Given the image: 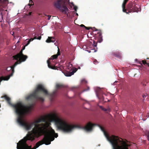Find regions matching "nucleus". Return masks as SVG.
Segmentation results:
<instances>
[{
    "label": "nucleus",
    "mask_w": 149,
    "mask_h": 149,
    "mask_svg": "<svg viewBox=\"0 0 149 149\" xmlns=\"http://www.w3.org/2000/svg\"><path fill=\"white\" fill-rule=\"evenodd\" d=\"M77 69L76 68H74L72 71L71 72L72 74L73 75L74 73L77 71Z\"/></svg>",
    "instance_id": "nucleus-21"
},
{
    "label": "nucleus",
    "mask_w": 149,
    "mask_h": 149,
    "mask_svg": "<svg viewBox=\"0 0 149 149\" xmlns=\"http://www.w3.org/2000/svg\"><path fill=\"white\" fill-rule=\"evenodd\" d=\"M23 50H21L16 55L13 56L14 59L17 60V61H18L19 64L20 63L24 61L27 58V56L24 55L22 53Z\"/></svg>",
    "instance_id": "nucleus-8"
},
{
    "label": "nucleus",
    "mask_w": 149,
    "mask_h": 149,
    "mask_svg": "<svg viewBox=\"0 0 149 149\" xmlns=\"http://www.w3.org/2000/svg\"><path fill=\"white\" fill-rule=\"evenodd\" d=\"M45 15V16H47V15Z\"/></svg>",
    "instance_id": "nucleus-39"
},
{
    "label": "nucleus",
    "mask_w": 149,
    "mask_h": 149,
    "mask_svg": "<svg viewBox=\"0 0 149 149\" xmlns=\"http://www.w3.org/2000/svg\"><path fill=\"white\" fill-rule=\"evenodd\" d=\"M41 36H38V37L36 36H35L33 38H31L28 41L26 45V46H27L28 45H29L30 43V42L33 40L34 39H38L40 40L41 39Z\"/></svg>",
    "instance_id": "nucleus-13"
},
{
    "label": "nucleus",
    "mask_w": 149,
    "mask_h": 149,
    "mask_svg": "<svg viewBox=\"0 0 149 149\" xmlns=\"http://www.w3.org/2000/svg\"><path fill=\"white\" fill-rule=\"evenodd\" d=\"M127 2H125V1H124L123 2L122 4L123 11V12L126 13V14H128V13L127 11V9H125V5Z\"/></svg>",
    "instance_id": "nucleus-16"
},
{
    "label": "nucleus",
    "mask_w": 149,
    "mask_h": 149,
    "mask_svg": "<svg viewBox=\"0 0 149 149\" xmlns=\"http://www.w3.org/2000/svg\"><path fill=\"white\" fill-rule=\"evenodd\" d=\"M95 125V124L89 122L83 128L87 131H90L92 130L93 127Z\"/></svg>",
    "instance_id": "nucleus-12"
},
{
    "label": "nucleus",
    "mask_w": 149,
    "mask_h": 149,
    "mask_svg": "<svg viewBox=\"0 0 149 149\" xmlns=\"http://www.w3.org/2000/svg\"><path fill=\"white\" fill-rule=\"evenodd\" d=\"M29 2H30V3H31V6L33 5V3L32 1V0H30Z\"/></svg>",
    "instance_id": "nucleus-24"
},
{
    "label": "nucleus",
    "mask_w": 149,
    "mask_h": 149,
    "mask_svg": "<svg viewBox=\"0 0 149 149\" xmlns=\"http://www.w3.org/2000/svg\"><path fill=\"white\" fill-rule=\"evenodd\" d=\"M69 65L70 67H72V64H69Z\"/></svg>",
    "instance_id": "nucleus-32"
},
{
    "label": "nucleus",
    "mask_w": 149,
    "mask_h": 149,
    "mask_svg": "<svg viewBox=\"0 0 149 149\" xmlns=\"http://www.w3.org/2000/svg\"><path fill=\"white\" fill-rule=\"evenodd\" d=\"M113 54L115 56L119 59H120L122 57L121 54L118 51L114 52Z\"/></svg>",
    "instance_id": "nucleus-15"
},
{
    "label": "nucleus",
    "mask_w": 149,
    "mask_h": 149,
    "mask_svg": "<svg viewBox=\"0 0 149 149\" xmlns=\"http://www.w3.org/2000/svg\"><path fill=\"white\" fill-rule=\"evenodd\" d=\"M148 140L149 141V131L148 132V134L147 135Z\"/></svg>",
    "instance_id": "nucleus-26"
},
{
    "label": "nucleus",
    "mask_w": 149,
    "mask_h": 149,
    "mask_svg": "<svg viewBox=\"0 0 149 149\" xmlns=\"http://www.w3.org/2000/svg\"><path fill=\"white\" fill-rule=\"evenodd\" d=\"M65 75L67 77H69L71 76L72 75V73H71V72H65L64 73Z\"/></svg>",
    "instance_id": "nucleus-19"
},
{
    "label": "nucleus",
    "mask_w": 149,
    "mask_h": 149,
    "mask_svg": "<svg viewBox=\"0 0 149 149\" xmlns=\"http://www.w3.org/2000/svg\"><path fill=\"white\" fill-rule=\"evenodd\" d=\"M25 46H26V45H25V46H24L23 47V48H22V50H23L24 49H25Z\"/></svg>",
    "instance_id": "nucleus-31"
},
{
    "label": "nucleus",
    "mask_w": 149,
    "mask_h": 149,
    "mask_svg": "<svg viewBox=\"0 0 149 149\" xmlns=\"http://www.w3.org/2000/svg\"><path fill=\"white\" fill-rule=\"evenodd\" d=\"M80 26H81V27H84V28L85 27V26L83 24L81 25Z\"/></svg>",
    "instance_id": "nucleus-29"
},
{
    "label": "nucleus",
    "mask_w": 149,
    "mask_h": 149,
    "mask_svg": "<svg viewBox=\"0 0 149 149\" xmlns=\"http://www.w3.org/2000/svg\"><path fill=\"white\" fill-rule=\"evenodd\" d=\"M85 28L87 30H89V29H90L91 28L90 27H87L86 26H85Z\"/></svg>",
    "instance_id": "nucleus-25"
},
{
    "label": "nucleus",
    "mask_w": 149,
    "mask_h": 149,
    "mask_svg": "<svg viewBox=\"0 0 149 149\" xmlns=\"http://www.w3.org/2000/svg\"><path fill=\"white\" fill-rule=\"evenodd\" d=\"M47 16L48 17V19L49 20L50 19V18H51V15H48Z\"/></svg>",
    "instance_id": "nucleus-27"
},
{
    "label": "nucleus",
    "mask_w": 149,
    "mask_h": 149,
    "mask_svg": "<svg viewBox=\"0 0 149 149\" xmlns=\"http://www.w3.org/2000/svg\"><path fill=\"white\" fill-rule=\"evenodd\" d=\"M129 0H124V1H125V2H127Z\"/></svg>",
    "instance_id": "nucleus-33"
},
{
    "label": "nucleus",
    "mask_w": 149,
    "mask_h": 149,
    "mask_svg": "<svg viewBox=\"0 0 149 149\" xmlns=\"http://www.w3.org/2000/svg\"><path fill=\"white\" fill-rule=\"evenodd\" d=\"M2 0H0V1H1Z\"/></svg>",
    "instance_id": "nucleus-38"
},
{
    "label": "nucleus",
    "mask_w": 149,
    "mask_h": 149,
    "mask_svg": "<svg viewBox=\"0 0 149 149\" xmlns=\"http://www.w3.org/2000/svg\"><path fill=\"white\" fill-rule=\"evenodd\" d=\"M74 10L76 11H77V7L76 6H74Z\"/></svg>",
    "instance_id": "nucleus-23"
},
{
    "label": "nucleus",
    "mask_w": 149,
    "mask_h": 149,
    "mask_svg": "<svg viewBox=\"0 0 149 149\" xmlns=\"http://www.w3.org/2000/svg\"><path fill=\"white\" fill-rule=\"evenodd\" d=\"M32 106H27L23 110V113L17 117V121L21 126L26 130L31 129L34 125L35 127L29 132H31L30 135L33 134L34 136H38L46 133L56 134L51 126V122H54L57 128L64 132L68 133L72 131L76 127V125H71L63 119L58 117L56 114H48L42 117L34 122L30 123L24 118V116L30 110Z\"/></svg>",
    "instance_id": "nucleus-1"
},
{
    "label": "nucleus",
    "mask_w": 149,
    "mask_h": 149,
    "mask_svg": "<svg viewBox=\"0 0 149 149\" xmlns=\"http://www.w3.org/2000/svg\"><path fill=\"white\" fill-rule=\"evenodd\" d=\"M65 87V86L63 84H56V88H62Z\"/></svg>",
    "instance_id": "nucleus-17"
},
{
    "label": "nucleus",
    "mask_w": 149,
    "mask_h": 149,
    "mask_svg": "<svg viewBox=\"0 0 149 149\" xmlns=\"http://www.w3.org/2000/svg\"><path fill=\"white\" fill-rule=\"evenodd\" d=\"M65 3V1L64 0H58L54 2V6L61 12L68 15V12L69 10L66 7Z\"/></svg>",
    "instance_id": "nucleus-6"
},
{
    "label": "nucleus",
    "mask_w": 149,
    "mask_h": 149,
    "mask_svg": "<svg viewBox=\"0 0 149 149\" xmlns=\"http://www.w3.org/2000/svg\"><path fill=\"white\" fill-rule=\"evenodd\" d=\"M76 15H78V14L77 13H76Z\"/></svg>",
    "instance_id": "nucleus-35"
},
{
    "label": "nucleus",
    "mask_w": 149,
    "mask_h": 149,
    "mask_svg": "<svg viewBox=\"0 0 149 149\" xmlns=\"http://www.w3.org/2000/svg\"><path fill=\"white\" fill-rule=\"evenodd\" d=\"M146 97V96L145 95H144L143 96V97Z\"/></svg>",
    "instance_id": "nucleus-34"
},
{
    "label": "nucleus",
    "mask_w": 149,
    "mask_h": 149,
    "mask_svg": "<svg viewBox=\"0 0 149 149\" xmlns=\"http://www.w3.org/2000/svg\"><path fill=\"white\" fill-rule=\"evenodd\" d=\"M1 97L4 98L7 103L14 108L15 113L18 116L17 117H19L21 114L24 112L23 110L26 105L22 102H19L15 104H13L11 103L10 98L7 95H5L2 96Z\"/></svg>",
    "instance_id": "nucleus-5"
},
{
    "label": "nucleus",
    "mask_w": 149,
    "mask_h": 149,
    "mask_svg": "<svg viewBox=\"0 0 149 149\" xmlns=\"http://www.w3.org/2000/svg\"><path fill=\"white\" fill-rule=\"evenodd\" d=\"M146 59H149V58H146Z\"/></svg>",
    "instance_id": "nucleus-36"
},
{
    "label": "nucleus",
    "mask_w": 149,
    "mask_h": 149,
    "mask_svg": "<svg viewBox=\"0 0 149 149\" xmlns=\"http://www.w3.org/2000/svg\"><path fill=\"white\" fill-rule=\"evenodd\" d=\"M31 133V132H28L26 136L17 143V149H36L40 145L43 144L46 145L50 144L51 141L54 140V138H56L58 136L57 134H52L48 133L45 134L43 139L37 142L35 146L33 148H32L31 146H29L27 144V141L29 140L32 141L35 139L36 137H38L40 136H34L33 134L30 135Z\"/></svg>",
    "instance_id": "nucleus-2"
},
{
    "label": "nucleus",
    "mask_w": 149,
    "mask_h": 149,
    "mask_svg": "<svg viewBox=\"0 0 149 149\" xmlns=\"http://www.w3.org/2000/svg\"><path fill=\"white\" fill-rule=\"evenodd\" d=\"M129 13L137 12L139 11V9L137 6L136 5L134 2H130L128 4L127 7V10Z\"/></svg>",
    "instance_id": "nucleus-9"
},
{
    "label": "nucleus",
    "mask_w": 149,
    "mask_h": 149,
    "mask_svg": "<svg viewBox=\"0 0 149 149\" xmlns=\"http://www.w3.org/2000/svg\"><path fill=\"white\" fill-rule=\"evenodd\" d=\"M98 32L97 33V35L96 37L98 38V40L97 42H95L93 40V45L95 47H96L97 46V42H101L103 40L102 38V32L100 30H97Z\"/></svg>",
    "instance_id": "nucleus-11"
},
{
    "label": "nucleus",
    "mask_w": 149,
    "mask_h": 149,
    "mask_svg": "<svg viewBox=\"0 0 149 149\" xmlns=\"http://www.w3.org/2000/svg\"><path fill=\"white\" fill-rule=\"evenodd\" d=\"M100 127L108 140L111 144L113 149H128V147L131 146V145L127 140L124 141L118 136L114 135L109 136L103 127L100 126Z\"/></svg>",
    "instance_id": "nucleus-3"
},
{
    "label": "nucleus",
    "mask_w": 149,
    "mask_h": 149,
    "mask_svg": "<svg viewBox=\"0 0 149 149\" xmlns=\"http://www.w3.org/2000/svg\"><path fill=\"white\" fill-rule=\"evenodd\" d=\"M89 88H89V87H88L87 89H85L84 90V91H88L89 89Z\"/></svg>",
    "instance_id": "nucleus-28"
},
{
    "label": "nucleus",
    "mask_w": 149,
    "mask_h": 149,
    "mask_svg": "<svg viewBox=\"0 0 149 149\" xmlns=\"http://www.w3.org/2000/svg\"><path fill=\"white\" fill-rule=\"evenodd\" d=\"M40 92H43L45 95L50 96L51 99H52L55 96L56 93V91H54L52 93H49L47 90L42 85L39 84L37 86L36 89L33 93L26 96V99L27 100H30L33 101L38 100L43 102L44 100V98L39 96L38 95Z\"/></svg>",
    "instance_id": "nucleus-4"
},
{
    "label": "nucleus",
    "mask_w": 149,
    "mask_h": 149,
    "mask_svg": "<svg viewBox=\"0 0 149 149\" xmlns=\"http://www.w3.org/2000/svg\"><path fill=\"white\" fill-rule=\"evenodd\" d=\"M55 40L54 37H48V38L46 40V42L47 43L54 42Z\"/></svg>",
    "instance_id": "nucleus-14"
},
{
    "label": "nucleus",
    "mask_w": 149,
    "mask_h": 149,
    "mask_svg": "<svg viewBox=\"0 0 149 149\" xmlns=\"http://www.w3.org/2000/svg\"><path fill=\"white\" fill-rule=\"evenodd\" d=\"M93 63L94 64H97V63H98V62L97 60L95 59L93 61Z\"/></svg>",
    "instance_id": "nucleus-22"
},
{
    "label": "nucleus",
    "mask_w": 149,
    "mask_h": 149,
    "mask_svg": "<svg viewBox=\"0 0 149 149\" xmlns=\"http://www.w3.org/2000/svg\"><path fill=\"white\" fill-rule=\"evenodd\" d=\"M4 1L5 2H7L8 3V0H4Z\"/></svg>",
    "instance_id": "nucleus-30"
},
{
    "label": "nucleus",
    "mask_w": 149,
    "mask_h": 149,
    "mask_svg": "<svg viewBox=\"0 0 149 149\" xmlns=\"http://www.w3.org/2000/svg\"><path fill=\"white\" fill-rule=\"evenodd\" d=\"M60 55V49L58 47V50L57 53L56 54L54 55H53L51 56V57L49 58L47 61V62L48 64V67L50 68L54 69V70H58V68H59V67H57L55 66H52L50 64V60H53L54 59H56L58 57V56Z\"/></svg>",
    "instance_id": "nucleus-10"
},
{
    "label": "nucleus",
    "mask_w": 149,
    "mask_h": 149,
    "mask_svg": "<svg viewBox=\"0 0 149 149\" xmlns=\"http://www.w3.org/2000/svg\"><path fill=\"white\" fill-rule=\"evenodd\" d=\"M1 107V105L0 104V107Z\"/></svg>",
    "instance_id": "nucleus-40"
},
{
    "label": "nucleus",
    "mask_w": 149,
    "mask_h": 149,
    "mask_svg": "<svg viewBox=\"0 0 149 149\" xmlns=\"http://www.w3.org/2000/svg\"><path fill=\"white\" fill-rule=\"evenodd\" d=\"M18 64H19L18 61H16L13 65L11 67H8L6 69V70L9 72V73H10V72H11V73L9 75L6 77L1 76L0 77V82H1V81L3 80H8L10 79V77L13 75L15 72L14 68Z\"/></svg>",
    "instance_id": "nucleus-7"
},
{
    "label": "nucleus",
    "mask_w": 149,
    "mask_h": 149,
    "mask_svg": "<svg viewBox=\"0 0 149 149\" xmlns=\"http://www.w3.org/2000/svg\"><path fill=\"white\" fill-rule=\"evenodd\" d=\"M72 4L73 6H74V4L73 3H72Z\"/></svg>",
    "instance_id": "nucleus-37"
},
{
    "label": "nucleus",
    "mask_w": 149,
    "mask_h": 149,
    "mask_svg": "<svg viewBox=\"0 0 149 149\" xmlns=\"http://www.w3.org/2000/svg\"><path fill=\"white\" fill-rule=\"evenodd\" d=\"M142 62L144 65H145L146 64L149 67V63H147L146 61L142 60Z\"/></svg>",
    "instance_id": "nucleus-20"
},
{
    "label": "nucleus",
    "mask_w": 149,
    "mask_h": 149,
    "mask_svg": "<svg viewBox=\"0 0 149 149\" xmlns=\"http://www.w3.org/2000/svg\"><path fill=\"white\" fill-rule=\"evenodd\" d=\"M99 107H100V108L102 110H103L104 111H110V109L109 108H107V109H106V108L103 107L102 106H100Z\"/></svg>",
    "instance_id": "nucleus-18"
}]
</instances>
